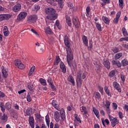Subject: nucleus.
Instances as JSON below:
<instances>
[{
    "instance_id": "obj_1",
    "label": "nucleus",
    "mask_w": 128,
    "mask_h": 128,
    "mask_svg": "<svg viewBox=\"0 0 128 128\" xmlns=\"http://www.w3.org/2000/svg\"><path fill=\"white\" fill-rule=\"evenodd\" d=\"M82 80H84L86 78V73H82V72L80 71L77 72L76 78V82L78 88H82Z\"/></svg>"
},
{
    "instance_id": "obj_2",
    "label": "nucleus",
    "mask_w": 128,
    "mask_h": 128,
    "mask_svg": "<svg viewBox=\"0 0 128 128\" xmlns=\"http://www.w3.org/2000/svg\"><path fill=\"white\" fill-rule=\"evenodd\" d=\"M56 2H58L61 8H64V0H47V2L51 4V6H56Z\"/></svg>"
},
{
    "instance_id": "obj_3",
    "label": "nucleus",
    "mask_w": 128,
    "mask_h": 128,
    "mask_svg": "<svg viewBox=\"0 0 128 128\" xmlns=\"http://www.w3.org/2000/svg\"><path fill=\"white\" fill-rule=\"evenodd\" d=\"M36 20H38L36 15H30L27 17V22L28 24H34V22H36Z\"/></svg>"
},
{
    "instance_id": "obj_4",
    "label": "nucleus",
    "mask_w": 128,
    "mask_h": 128,
    "mask_svg": "<svg viewBox=\"0 0 128 128\" xmlns=\"http://www.w3.org/2000/svg\"><path fill=\"white\" fill-rule=\"evenodd\" d=\"M26 16H28V13L26 12H20L17 16V22H22L24 20L26 19Z\"/></svg>"
},
{
    "instance_id": "obj_5",
    "label": "nucleus",
    "mask_w": 128,
    "mask_h": 128,
    "mask_svg": "<svg viewBox=\"0 0 128 128\" xmlns=\"http://www.w3.org/2000/svg\"><path fill=\"white\" fill-rule=\"evenodd\" d=\"M110 102L108 100H106L104 102H103V108H106V112L108 114H110Z\"/></svg>"
},
{
    "instance_id": "obj_6",
    "label": "nucleus",
    "mask_w": 128,
    "mask_h": 128,
    "mask_svg": "<svg viewBox=\"0 0 128 128\" xmlns=\"http://www.w3.org/2000/svg\"><path fill=\"white\" fill-rule=\"evenodd\" d=\"M111 122V124L112 128H114L115 126H116L120 122V121L118 118L112 117V116H108Z\"/></svg>"
},
{
    "instance_id": "obj_7",
    "label": "nucleus",
    "mask_w": 128,
    "mask_h": 128,
    "mask_svg": "<svg viewBox=\"0 0 128 128\" xmlns=\"http://www.w3.org/2000/svg\"><path fill=\"white\" fill-rule=\"evenodd\" d=\"M12 15L10 14H0V22L2 20H8Z\"/></svg>"
},
{
    "instance_id": "obj_8",
    "label": "nucleus",
    "mask_w": 128,
    "mask_h": 128,
    "mask_svg": "<svg viewBox=\"0 0 128 128\" xmlns=\"http://www.w3.org/2000/svg\"><path fill=\"white\" fill-rule=\"evenodd\" d=\"M14 64L16 66H17L20 70H24V65L22 62V61L18 59L14 60Z\"/></svg>"
},
{
    "instance_id": "obj_9",
    "label": "nucleus",
    "mask_w": 128,
    "mask_h": 128,
    "mask_svg": "<svg viewBox=\"0 0 128 128\" xmlns=\"http://www.w3.org/2000/svg\"><path fill=\"white\" fill-rule=\"evenodd\" d=\"M45 12L46 14L54 16V14H56V10L52 8H48L45 9Z\"/></svg>"
},
{
    "instance_id": "obj_10",
    "label": "nucleus",
    "mask_w": 128,
    "mask_h": 128,
    "mask_svg": "<svg viewBox=\"0 0 128 128\" xmlns=\"http://www.w3.org/2000/svg\"><path fill=\"white\" fill-rule=\"evenodd\" d=\"M66 60L68 64L70 66H72V62H70L74 60V54H72V53H68Z\"/></svg>"
},
{
    "instance_id": "obj_11",
    "label": "nucleus",
    "mask_w": 128,
    "mask_h": 128,
    "mask_svg": "<svg viewBox=\"0 0 128 128\" xmlns=\"http://www.w3.org/2000/svg\"><path fill=\"white\" fill-rule=\"evenodd\" d=\"M64 42L66 46V54L72 53V48L70 46V40H66V41H64Z\"/></svg>"
},
{
    "instance_id": "obj_12",
    "label": "nucleus",
    "mask_w": 128,
    "mask_h": 128,
    "mask_svg": "<svg viewBox=\"0 0 128 128\" xmlns=\"http://www.w3.org/2000/svg\"><path fill=\"white\" fill-rule=\"evenodd\" d=\"M58 112H60V114L61 116L62 120L60 121V124H62V121L64 122L66 120V112H64V109L62 108L60 109V110H58Z\"/></svg>"
},
{
    "instance_id": "obj_13",
    "label": "nucleus",
    "mask_w": 128,
    "mask_h": 128,
    "mask_svg": "<svg viewBox=\"0 0 128 128\" xmlns=\"http://www.w3.org/2000/svg\"><path fill=\"white\" fill-rule=\"evenodd\" d=\"M122 14V12L120 11L118 12L116 14V17L113 20V22L115 24H118V20H120V15Z\"/></svg>"
},
{
    "instance_id": "obj_14",
    "label": "nucleus",
    "mask_w": 128,
    "mask_h": 128,
    "mask_svg": "<svg viewBox=\"0 0 128 128\" xmlns=\"http://www.w3.org/2000/svg\"><path fill=\"white\" fill-rule=\"evenodd\" d=\"M22 8V5L20 4H18L15 5L12 8V10L14 12H18Z\"/></svg>"
},
{
    "instance_id": "obj_15",
    "label": "nucleus",
    "mask_w": 128,
    "mask_h": 128,
    "mask_svg": "<svg viewBox=\"0 0 128 128\" xmlns=\"http://www.w3.org/2000/svg\"><path fill=\"white\" fill-rule=\"evenodd\" d=\"M60 114L58 111H56L54 113V118L56 122H59L60 120Z\"/></svg>"
},
{
    "instance_id": "obj_16",
    "label": "nucleus",
    "mask_w": 128,
    "mask_h": 128,
    "mask_svg": "<svg viewBox=\"0 0 128 128\" xmlns=\"http://www.w3.org/2000/svg\"><path fill=\"white\" fill-rule=\"evenodd\" d=\"M58 18V15L56 14H54V15L48 16L46 18V22H48L46 20H54Z\"/></svg>"
},
{
    "instance_id": "obj_17",
    "label": "nucleus",
    "mask_w": 128,
    "mask_h": 128,
    "mask_svg": "<svg viewBox=\"0 0 128 128\" xmlns=\"http://www.w3.org/2000/svg\"><path fill=\"white\" fill-rule=\"evenodd\" d=\"M73 24L74 26H75L76 28H80V22L78 21V18H73Z\"/></svg>"
},
{
    "instance_id": "obj_18",
    "label": "nucleus",
    "mask_w": 128,
    "mask_h": 128,
    "mask_svg": "<svg viewBox=\"0 0 128 128\" xmlns=\"http://www.w3.org/2000/svg\"><path fill=\"white\" fill-rule=\"evenodd\" d=\"M52 106L56 108V110H60V106L58 104V101H56V100H52Z\"/></svg>"
},
{
    "instance_id": "obj_19",
    "label": "nucleus",
    "mask_w": 128,
    "mask_h": 128,
    "mask_svg": "<svg viewBox=\"0 0 128 128\" xmlns=\"http://www.w3.org/2000/svg\"><path fill=\"white\" fill-rule=\"evenodd\" d=\"M49 84V86H51V88L53 90H56V86L54 84V82H52V78H48L47 80Z\"/></svg>"
},
{
    "instance_id": "obj_20",
    "label": "nucleus",
    "mask_w": 128,
    "mask_h": 128,
    "mask_svg": "<svg viewBox=\"0 0 128 128\" xmlns=\"http://www.w3.org/2000/svg\"><path fill=\"white\" fill-rule=\"evenodd\" d=\"M2 32L5 36H10V30L6 26H4L3 28Z\"/></svg>"
},
{
    "instance_id": "obj_21",
    "label": "nucleus",
    "mask_w": 128,
    "mask_h": 128,
    "mask_svg": "<svg viewBox=\"0 0 128 128\" xmlns=\"http://www.w3.org/2000/svg\"><path fill=\"white\" fill-rule=\"evenodd\" d=\"M28 122L31 128H34V116H30Z\"/></svg>"
},
{
    "instance_id": "obj_22",
    "label": "nucleus",
    "mask_w": 128,
    "mask_h": 128,
    "mask_svg": "<svg viewBox=\"0 0 128 128\" xmlns=\"http://www.w3.org/2000/svg\"><path fill=\"white\" fill-rule=\"evenodd\" d=\"M2 77L4 78H8V69L3 68L2 69Z\"/></svg>"
},
{
    "instance_id": "obj_23",
    "label": "nucleus",
    "mask_w": 128,
    "mask_h": 128,
    "mask_svg": "<svg viewBox=\"0 0 128 128\" xmlns=\"http://www.w3.org/2000/svg\"><path fill=\"white\" fill-rule=\"evenodd\" d=\"M82 40L84 44L86 46H88V37H86V36H83L82 37Z\"/></svg>"
},
{
    "instance_id": "obj_24",
    "label": "nucleus",
    "mask_w": 128,
    "mask_h": 128,
    "mask_svg": "<svg viewBox=\"0 0 128 128\" xmlns=\"http://www.w3.org/2000/svg\"><path fill=\"white\" fill-rule=\"evenodd\" d=\"M80 111L82 112V114L84 116L85 114H88V110H86V107L82 106L80 108Z\"/></svg>"
},
{
    "instance_id": "obj_25",
    "label": "nucleus",
    "mask_w": 128,
    "mask_h": 128,
    "mask_svg": "<svg viewBox=\"0 0 128 128\" xmlns=\"http://www.w3.org/2000/svg\"><path fill=\"white\" fill-rule=\"evenodd\" d=\"M2 113L0 112V120H2L4 122H8V116L6 115V114H4L2 116Z\"/></svg>"
},
{
    "instance_id": "obj_26",
    "label": "nucleus",
    "mask_w": 128,
    "mask_h": 128,
    "mask_svg": "<svg viewBox=\"0 0 128 128\" xmlns=\"http://www.w3.org/2000/svg\"><path fill=\"white\" fill-rule=\"evenodd\" d=\"M94 98L95 100H102V96H100V94L98 92H95L94 94Z\"/></svg>"
},
{
    "instance_id": "obj_27",
    "label": "nucleus",
    "mask_w": 128,
    "mask_h": 128,
    "mask_svg": "<svg viewBox=\"0 0 128 128\" xmlns=\"http://www.w3.org/2000/svg\"><path fill=\"white\" fill-rule=\"evenodd\" d=\"M104 90L106 94H107V96H110V98H112V92L110 91V89H108V87L107 86H105L104 88Z\"/></svg>"
},
{
    "instance_id": "obj_28",
    "label": "nucleus",
    "mask_w": 128,
    "mask_h": 128,
    "mask_svg": "<svg viewBox=\"0 0 128 128\" xmlns=\"http://www.w3.org/2000/svg\"><path fill=\"white\" fill-rule=\"evenodd\" d=\"M60 68L63 74H66V65H64V62H61L60 63Z\"/></svg>"
},
{
    "instance_id": "obj_29",
    "label": "nucleus",
    "mask_w": 128,
    "mask_h": 128,
    "mask_svg": "<svg viewBox=\"0 0 128 128\" xmlns=\"http://www.w3.org/2000/svg\"><path fill=\"white\" fill-rule=\"evenodd\" d=\"M103 64H104V66L108 70H110V63L108 60H106L103 62Z\"/></svg>"
},
{
    "instance_id": "obj_30",
    "label": "nucleus",
    "mask_w": 128,
    "mask_h": 128,
    "mask_svg": "<svg viewBox=\"0 0 128 128\" xmlns=\"http://www.w3.org/2000/svg\"><path fill=\"white\" fill-rule=\"evenodd\" d=\"M44 30L46 34H52V30L50 29V26H48L47 28H44Z\"/></svg>"
},
{
    "instance_id": "obj_31",
    "label": "nucleus",
    "mask_w": 128,
    "mask_h": 128,
    "mask_svg": "<svg viewBox=\"0 0 128 128\" xmlns=\"http://www.w3.org/2000/svg\"><path fill=\"white\" fill-rule=\"evenodd\" d=\"M34 70H36V66L33 65L30 68L28 74V76H30L34 72Z\"/></svg>"
},
{
    "instance_id": "obj_32",
    "label": "nucleus",
    "mask_w": 128,
    "mask_h": 128,
    "mask_svg": "<svg viewBox=\"0 0 128 128\" xmlns=\"http://www.w3.org/2000/svg\"><path fill=\"white\" fill-rule=\"evenodd\" d=\"M66 22L69 26H72V20H70V17L66 15Z\"/></svg>"
},
{
    "instance_id": "obj_33",
    "label": "nucleus",
    "mask_w": 128,
    "mask_h": 128,
    "mask_svg": "<svg viewBox=\"0 0 128 128\" xmlns=\"http://www.w3.org/2000/svg\"><path fill=\"white\" fill-rule=\"evenodd\" d=\"M68 82H71L72 84V86H74V77L72 76V75H70L68 76Z\"/></svg>"
},
{
    "instance_id": "obj_34",
    "label": "nucleus",
    "mask_w": 128,
    "mask_h": 128,
    "mask_svg": "<svg viewBox=\"0 0 128 128\" xmlns=\"http://www.w3.org/2000/svg\"><path fill=\"white\" fill-rule=\"evenodd\" d=\"M102 124L104 126L106 127V124L108 126L110 124V120H108V119H104V118H102Z\"/></svg>"
},
{
    "instance_id": "obj_35",
    "label": "nucleus",
    "mask_w": 128,
    "mask_h": 128,
    "mask_svg": "<svg viewBox=\"0 0 128 128\" xmlns=\"http://www.w3.org/2000/svg\"><path fill=\"white\" fill-rule=\"evenodd\" d=\"M39 82L40 84L44 86H47L46 84V80L42 78H40L39 79Z\"/></svg>"
},
{
    "instance_id": "obj_36",
    "label": "nucleus",
    "mask_w": 128,
    "mask_h": 128,
    "mask_svg": "<svg viewBox=\"0 0 128 128\" xmlns=\"http://www.w3.org/2000/svg\"><path fill=\"white\" fill-rule=\"evenodd\" d=\"M102 20H103L106 24H110V19L106 16H103L102 17Z\"/></svg>"
},
{
    "instance_id": "obj_37",
    "label": "nucleus",
    "mask_w": 128,
    "mask_h": 128,
    "mask_svg": "<svg viewBox=\"0 0 128 128\" xmlns=\"http://www.w3.org/2000/svg\"><path fill=\"white\" fill-rule=\"evenodd\" d=\"M112 64L114 66H117L118 68H120V66H122V64H120V61H116L114 60L112 61Z\"/></svg>"
},
{
    "instance_id": "obj_38",
    "label": "nucleus",
    "mask_w": 128,
    "mask_h": 128,
    "mask_svg": "<svg viewBox=\"0 0 128 128\" xmlns=\"http://www.w3.org/2000/svg\"><path fill=\"white\" fill-rule=\"evenodd\" d=\"M92 110L95 116H96V118H100V113L98 112V110H96L94 107L92 108Z\"/></svg>"
},
{
    "instance_id": "obj_39",
    "label": "nucleus",
    "mask_w": 128,
    "mask_h": 128,
    "mask_svg": "<svg viewBox=\"0 0 128 128\" xmlns=\"http://www.w3.org/2000/svg\"><path fill=\"white\" fill-rule=\"evenodd\" d=\"M0 108L2 112H6V107L4 106V103L0 102Z\"/></svg>"
},
{
    "instance_id": "obj_40",
    "label": "nucleus",
    "mask_w": 128,
    "mask_h": 128,
    "mask_svg": "<svg viewBox=\"0 0 128 128\" xmlns=\"http://www.w3.org/2000/svg\"><path fill=\"white\" fill-rule=\"evenodd\" d=\"M119 2V8L122 10L124 8V0H118Z\"/></svg>"
},
{
    "instance_id": "obj_41",
    "label": "nucleus",
    "mask_w": 128,
    "mask_h": 128,
    "mask_svg": "<svg viewBox=\"0 0 128 128\" xmlns=\"http://www.w3.org/2000/svg\"><path fill=\"white\" fill-rule=\"evenodd\" d=\"M122 34L124 36H128V31L126 30V29L124 28H122Z\"/></svg>"
},
{
    "instance_id": "obj_42",
    "label": "nucleus",
    "mask_w": 128,
    "mask_h": 128,
    "mask_svg": "<svg viewBox=\"0 0 128 128\" xmlns=\"http://www.w3.org/2000/svg\"><path fill=\"white\" fill-rule=\"evenodd\" d=\"M45 120L48 126H50V116L48 115H46L45 117Z\"/></svg>"
},
{
    "instance_id": "obj_43",
    "label": "nucleus",
    "mask_w": 128,
    "mask_h": 128,
    "mask_svg": "<svg viewBox=\"0 0 128 128\" xmlns=\"http://www.w3.org/2000/svg\"><path fill=\"white\" fill-rule=\"evenodd\" d=\"M74 117L75 120H76L78 122H80V124H82V120H80V116H78V114H74Z\"/></svg>"
},
{
    "instance_id": "obj_44",
    "label": "nucleus",
    "mask_w": 128,
    "mask_h": 128,
    "mask_svg": "<svg viewBox=\"0 0 128 128\" xmlns=\"http://www.w3.org/2000/svg\"><path fill=\"white\" fill-rule=\"evenodd\" d=\"M60 62V56H56V60L54 62V65L58 66V64Z\"/></svg>"
},
{
    "instance_id": "obj_45",
    "label": "nucleus",
    "mask_w": 128,
    "mask_h": 128,
    "mask_svg": "<svg viewBox=\"0 0 128 128\" xmlns=\"http://www.w3.org/2000/svg\"><path fill=\"white\" fill-rule=\"evenodd\" d=\"M102 2H101V4L102 5V6H104L106 4H108L110 2V0H101Z\"/></svg>"
},
{
    "instance_id": "obj_46",
    "label": "nucleus",
    "mask_w": 128,
    "mask_h": 128,
    "mask_svg": "<svg viewBox=\"0 0 128 128\" xmlns=\"http://www.w3.org/2000/svg\"><path fill=\"white\" fill-rule=\"evenodd\" d=\"M95 24L97 30H99V32H102V25H100V24L98 22H95Z\"/></svg>"
},
{
    "instance_id": "obj_47",
    "label": "nucleus",
    "mask_w": 128,
    "mask_h": 128,
    "mask_svg": "<svg viewBox=\"0 0 128 128\" xmlns=\"http://www.w3.org/2000/svg\"><path fill=\"white\" fill-rule=\"evenodd\" d=\"M122 66H126L128 64V60L124 58L122 61Z\"/></svg>"
},
{
    "instance_id": "obj_48",
    "label": "nucleus",
    "mask_w": 128,
    "mask_h": 128,
    "mask_svg": "<svg viewBox=\"0 0 128 128\" xmlns=\"http://www.w3.org/2000/svg\"><path fill=\"white\" fill-rule=\"evenodd\" d=\"M32 108H28L26 110V114H27V116H30V114H32Z\"/></svg>"
},
{
    "instance_id": "obj_49",
    "label": "nucleus",
    "mask_w": 128,
    "mask_h": 128,
    "mask_svg": "<svg viewBox=\"0 0 128 128\" xmlns=\"http://www.w3.org/2000/svg\"><path fill=\"white\" fill-rule=\"evenodd\" d=\"M28 90H30V92H32L34 90V84H32L28 83Z\"/></svg>"
},
{
    "instance_id": "obj_50",
    "label": "nucleus",
    "mask_w": 128,
    "mask_h": 128,
    "mask_svg": "<svg viewBox=\"0 0 128 128\" xmlns=\"http://www.w3.org/2000/svg\"><path fill=\"white\" fill-rule=\"evenodd\" d=\"M122 56V53H118L114 56L115 60H118Z\"/></svg>"
},
{
    "instance_id": "obj_51",
    "label": "nucleus",
    "mask_w": 128,
    "mask_h": 128,
    "mask_svg": "<svg viewBox=\"0 0 128 128\" xmlns=\"http://www.w3.org/2000/svg\"><path fill=\"white\" fill-rule=\"evenodd\" d=\"M112 51L114 52V54H117V52H119L120 48L117 47H114L112 48Z\"/></svg>"
},
{
    "instance_id": "obj_52",
    "label": "nucleus",
    "mask_w": 128,
    "mask_h": 128,
    "mask_svg": "<svg viewBox=\"0 0 128 128\" xmlns=\"http://www.w3.org/2000/svg\"><path fill=\"white\" fill-rule=\"evenodd\" d=\"M112 86H113V87L114 88H118V86H120V84H118L116 82H114L113 84H112Z\"/></svg>"
},
{
    "instance_id": "obj_53",
    "label": "nucleus",
    "mask_w": 128,
    "mask_h": 128,
    "mask_svg": "<svg viewBox=\"0 0 128 128\" xmlns=\"http://www.w3.org/2000/svg\"><path fill=\"white\" fill-rule=\"evenodd\" d=\"M116 75V71L114 70H112L110 73H109V76L110 78H114V76Z\"/></svg>"
},
{
    "instance_id": "obj_54",
    "label": "nucleus",
    "mask_w": 128,
    "mask_h": 128,
    "mask_svg": "<svg viewBox=\"0 0 128 128\" xmlns=\"http://www.w3.org/2000/svg\"><path fill=\"white\" fill-rule=\"evenodd\" d=\"M5 106L6 110H10L12 108V105L9 102L6 103L5 104Z\"/></svg>"
},
{
    "instance_id": "obj_55",
    "label": "nucleus",
    "mask_w": 128,
    "mask_h": 128,
    "mask_svg": "<svg viewBox=\"0 0 128 128\" xmlns=\"http://www.w3.org/2000/svg\"><path fill=\"white\" fill-rule=\"evenodd\" d=\"M98 90L101 94H104V88L102 87V86L100 85H98Z\"/></svg>"
},
{
    "instance_id": "obj_56",
    "label": "nucleus",
    "mask_w": 128,
    "mask_h": 128,
    "mask_svg": "<svg viewBox=\"0 0 128 128\" xmlns=\"http://www.w3.org/2000/svg\"><path fill=\"white\" fill-rule=\"evenodd\" d=\"M86 16H90V6L87 7L86 8Z\"/></svg>"
},
{
    "instance_id": "obj_57",
    "label": "nucleus",
    "mask_w": 128,
    "mask_h": 128,
    "mask_svg": "<svg viewBox=\"0 0 128 128\" xmlns=\"http://www.w3.org/2000/svg\"><path fill=\"white\" fill-rule=\"evenodd\" d=\"M112 108L114 110H117L118 108V104L116 102H113L112 104Z\"/></svg>"
},
{
    "instance_id": "obj_58",
    "label": "nucleus",
    "mask_w": 128,
    "mask_h": 128,
    "mask_svg": "<svg viewBox=\"0 0 128 128\" xmlns=\"http://www.w3.org/2000/svg\"><path fill=\"white\" fill-rule=\"evenodd\" d=\"M118 114L119 118H120V120H122V118H124V114H122V112H119L118 113Z\"/></svg>"
},
{
    "instance_id": "obj_59",
    "label": "nucleus",
    "mask_w": 128,
    "mask_h": 128,
    "mask_svg": "<svg viewBox=\"0 0 128 128\" xmlns=\"http://www.w3.org/2000/svg\"><path fill=\"white\" fill-rule=\"evenodd\" d=\"M115 90H117L118 92H122V87L120 86L115 88Z\"/></svg>"
},
{
    "instance_id": "obj_60",
    "label": "nucleus",
    "mask_w": 128,
    "mask_h": 128,
    "mask_svg": "<svg viewBox=\"0 0 128 128\" xmlns=\"http://www.w3.org/2000/svg\"><path fill=\"white\" fill-rule=\"evenodd\" d=\"M27 100L29 102H32V98H30V94H28L27 95Z\"/></svg>"
},
{
    "instance_id": "obj_61",
    "label": "nucleus",
    "mask_w": 128,
    "mask_h": 128,
    "mask_svg": "<svg viewBox=\"0 0 128 128\" xmlns=\"http://www.w3.org/2000/svg\"><path fill=\"white\" fill-rule=\"evenodd\" d=\"M72 105H70V106H68V108H67V110L69 111L70 112L72 110Z\"/></svg>"
},
{
    "instance_id": "obj_62",
    "label": "nucleus",
    "mask_w": 128,
    "mask_h": 128,
    "mask_svg": "<svg viewBox=\"0 0 128 128\" xmlns=\"http://www.w3.org/2000/svg\"><path fill=\"white\" fill-rule=\"evenodd\" d=\"M6 96V94L4 92L0 91V98H4Z\"/></svg>"
},
{
    "instance_id": "obj_63",
    "label": "nucleus",
    "mask_w": 128,
    "mask_h": 128,
    "mask_svg": "<svg viewBox=\"0 0 128 128\" xmlns=\"http://www.w3.org/2000/svg\"><path fill=\"white\" fill-rule=\"evenodd\" d=\"M121 80L123 82H126V76L124 75H121Z\"/></svg>"
},
{
    "instance_id": "obj_64",
    "label": "nucleus",
    "mask_w": 128,
    "mask_h": 128,
    "mask_svg": "<svg viewBox=\"0 0 128 128\" xmlns=\"http://www.w3.org/2000/svg\"><path fill=\"white\" fill-rule=\"evenodd\" d=\"M124 110L128 112V105L125 104L124 108Z\"/></svg>"
}]
</instances>
